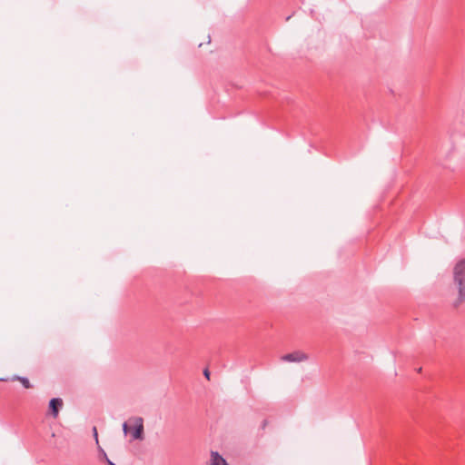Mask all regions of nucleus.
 <instances>
[{"mask_svg": "<svg viewBox=\"0 0 465 465\" xmlns=\"http://www.w3.org/2000/svg\"><path fill=\"white\" fill-rule=\"evenodd\" d=\"M63 406V401L60 398H53L49 402V409L52 415L56 418L60 408Z\"/></svg>", "mask_w": 465, "mask_h": 465, "instance_id": "nucleus-4", "label": "nucleus"}, {"mask_svg": "<svg viewBox=\"0 0 465 465\" xmlns=\"http://www.w3.org/2000/svg\"><path fill=\"white\" fill-rule=\"evenodd\" d=\"M95 443L97 445V448H98V451H99V459L101 460H104L107 462L108 465H115L113 461H111L108 457H107V454L106 452L104 451V450L100 446L99 444V438H95Z\"/></svg>", "mask_w": 465, "mask_h": 465, "instance_id": "nucleus-5", "label": "nucleus"}, {"mask_svg": "<svg viewBox=\"0 0 465 465\" xmlns=\"http://www.w3.org/2000/svg\"><path fill=\"white\" fill-rule=\"evenodd\" d=\"M453 282L458 289V298L453 302L458 307L465 302V259L459 261L453 268Z\"/></svg>", "mask_w": 465, "mask_h": 465, "instance_id": "nucleus-1", "label": "nucleus"}, {"mask_svg": "<svg viewBox=\"0 0 465 465\" xmlns=\"http://www.w3.org/2000/svg\"><path fill=\"white\" fill-rule=\"evenodd\" d=\"M211 457L212 465H228L226 460L217 451H212Z\"/></svg>", "mask_w": 465, "mask_h": 465, "instance_id": "nucleus-6", "label": "nucleus"}, {"mask_svg": "<svg viewBox=\"0 0 465 465\" xmlns=\"http://www.w3.org/2000/svg\"><path fill=\"white\" fill-rule=\"evenodd\" d=\"M309 359L308 354L301 351H295L281 357V360L287 362H302Z\"/></svg>", "mask_w": 465, "mask_h": 465, "instance_id": "nucleus-3", "label": "nucleus"}, {"mask_svg": "<svg viewBox=\"0 0 465 465\" xmlns=\"http://www.w3.org/2000/svg\"><path fill=\"white\" fill-rule=\"evenodd\" d=\"M13 380L19 381L25 389H29L31 387L29 380L25 377L15 376Z\"/></svg>", "mask_w": 465, "mask_h": 465, "instance_id": "nucleus-8", "label": "nucleus"}, {"mask_svg": "<svg viewBox=\"0 0 465 465\" xmlns=\"http://www.w3.org/2000/svg\"><path fill=\"white\" fill-rule=\"evenodd\" d=\"M203 374H204V376H205L207 379H209V377H210V372H209V371H208V370H204Z\"/></svg>", "mask_w": 465, "mask_h": 465, "instance_id": "nucleus-9", "label": "nucleus"}, {"mask_svg": "<svg viewBox=\"0 0 465 465\" xmlns=\"http://www.w3.org/2000/svg\"><path fill=\"white\" fill-rule=\"evenodd\" d=\"M93 433H94V436H98L97 430L95 427L93 428Z\"/></svg>", "mask_w": 465, "mask_h": 465, "instance_id": "nucleus-10", "label": "nucleus"}, {"mask_svg": "<svg viewBox=\"0 0 465 465\" xmlns=\"http://www.w3.org/2000/svg\"><path fill=\"white\" fill-rule=\"evenodd\" d=\"M143 438H138V437H135V438H132L130 440H129V448L134 450V451H138L136 450L137 448V445L139 444V442L143 440Z\"/></svg>", "mask_w": 465, "mask_h": 465, "instance_id": "nucleus-7", "label": "nucleus"}, {"mask_svg": "<svg viewBox=\"0 0 465 465\" xmlns=\"http://www.w3.org/2000/svg\"><path fill=\"white\" fill-rule=\"evenodd\" d=\"M123 430L125 436H143V420L141 417H130L123 423Z\"/></svg>", "mask_w": 465, "mask_h": 465, "instance_id": "nucleus-2", "label": "nucleus"}]
</instances>
